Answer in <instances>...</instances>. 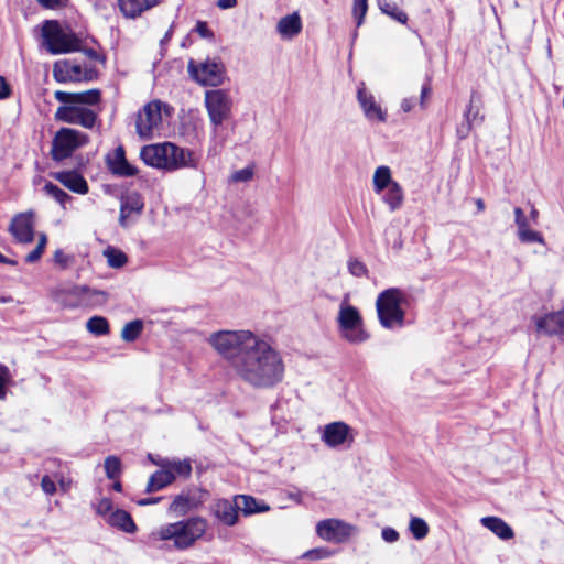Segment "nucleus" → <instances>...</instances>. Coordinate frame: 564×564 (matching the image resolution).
Listing matches in <instances>:
<instances>
[{
    "instance_id": "obj_34",
    "label": "nucleus",
    "mask_w": 564,
    "mask_h": 564,
    "mask_svg": "<svg viewBox=\"0 0 564 564\" xmlns=\"http://www.w3.org/2000/svg\"><path fill=\"white\" fill-rule=\"evenodd\" d=\"M378 4L379 9L384 14L391 17L392 19L397 20L400 23H406L408 14L404 11L400 10L395 2L379 0Z\"/></svg>"
},
{
    "instance_id": "obj_22",
    "label": "nucleus",
    "mask_w": 564,
    "mask_h": 564,
    "mask_svg": "<svg viewBox=\"0 0 564 564\" xmlns=\"http://www.w3.org/2000/svg\"><path fill=\"white\" fill-rule=\"evenodd\" d=\"M108 166L112 174L122 177L135 176L139 172L138 169L131 165L126 159V152L122 145L116 148L113 159L108 161Z\"/></svg>"
},
{
    "instance_id": "obj_17",
    "label": "nucleus",
    "mask_w": 564,
    "mask_h": 564,
    "mask_svg": "<svg viewBox=\"0 0 564 564\" xmlns=\"http://www.w3.org/2000/svg\"><path fill=\"white\" fill-rule=\"evenodd\" d=\"M53 77L58 83L80 82L82 66L69 59L57 61L53 66Z\"/></svg>"
},
{
    "instance_id": "obj_35",
    "label": "nucleus",
    "mask_w": 564,
    "mask_h": 564,
    "mask_svg": "<svg viewBox=\"0 0 564 564\" xmlns=\"http://www.w3.org/2000/svg\"><path fill=\"white\" fill-rule=\"evenodd\" d=\"M143 330V322L134 319L127 323L121 330V338L127 343L134 341Z\"/></svg>"
},
{
    "instance_id": "obj_50",
    "label": "nucleus",
    "mask_w": 564,
    "mask_h": 564,
    "mask_svg": "<svg viewBox=\"0 0 564 564\" xmlns=\"http://www.w3.org/2000/svg\"><path fill=\"white\" fill-rule=\"evenodd\" d=\"M43 8L59 9L68 4V0H36Z\"/></svg>"
},
{
    "instance_id": "obj_48",
    "label": "nucleus",
    "mask_w": 564,
    "mask_h": 564,
    "mask_svg": "<svg viewBox=\"0 0 564 564\" xmlns=\"http://www.w3.org/2000/svg\"><path fill=\"white\" fill-rule=\"evenodd\" d=\"M53 259L57 265H59L62 269H66L73 258L65 254L63 250L58 249L54 252Z\"/></svg>"
},
{
    "instance_id": "obj_44",
    "label": "nucleus",
    "mask_w": 564,
    "mask_h": 564,
    "mask_svg": "<svg viewBox=\"0 0 564 564\" xmlns=\"http://www.w3.org/2000/svg\"><path fill=\"white\" fill-rule=\"evenodd\" d=\"M348 271L351 275L357 276V278L368 275V269H367L366 264L355 258L349 259Z\"/></svg>"
},
{
    "instance_id": "obj_15",
    "label": "nucleus",
    "mask_w": 564,
    "mask_h": 564,
    "mask_svg": "<svg viewBox=\"0 0 564 564\" xmlns=\"http://www.w3.org/2000/svg\"><path fill=\"white\" fill-rule=\"evenodd\" d=\"M536 332L546 336L564 334V308L533 317Z\"/></svg>"
},
{
    "instance_id": "obj_42",
    "label": "nucleus",
    "mask_w": 564,
    "mask_h": 564,
    "mask_svg": "<svg viewBox=\"0 0 564 564\" xmlns=\"http://www.w3.org/2000/svg\"><path fill=\"white\" fill-rule=\"evenodd\" d=\"M169 467L174 475L187 478L192 474V465L188 459L172 462Z\"/></svg>"
},
{
    "instance_id": "obj_29",
    "label": "nucleus",
    "mask_w": 564,
    "mask_h": 564,
    "mask_svg": "<svg viewBox=\"0 0 564 564\" xmlns=\"http://www.w3.org/2000/svg\"><path fill=\"white\" fill-rule=\"evenodd\" d=\"M175 480V475L169 469L156 470L149 478L145 492L151 494L163 489Z\"/></svg>"
},
{
    "instance_id": "obj_28",
    "label": "nucleus",
    "mask_w": 564,
    "mask_h": 564,
    "mask_svg": "<svg viewBox=\"0 0 564 564\" xmlns=\"http://www.w3.org/2000/svg\"><path fill=\"white\" fill-rule=\"evenodd\" d=\"M236 502L239 505L238 510H241L245 516L265 512L270 510L269 505H267L265 502L258 501L252 496L238 495L236 496Z\"/></svg>"
},
{
    "instance_id": "obj_33",
    "label": "nucleus",
    "mask_w": 564,
    "mask_h": 564,
    "mask_svg": "<svg viewBox=\"0 0 564 564\" xmlns=\"http://www.w3.org/2000/svg\"><path fill=\"white\" fill-rule=\"evenodd\" d=\"M477 102H480V96L476 91H473L470 96V102L464 113V118L465 121L471 122L474 126L480 124L484 119L482 116H479L480 108L478 105H476Z\"/></svg>"
},
{
    "instance_id": "obj_8",
    "label": "nucleus",
    "mask_w": 564,
    "mask_h": 564,
    "mask_svg": "<svg viewBox=\"0 0 564 564\" xmlns=\"http://www.w3.org/2000/svg\"><path fill=\"white\" fill-rule=\"evenodd\" d=\"M42 36L52 54H66L79 51L80 40L72 31H65L58 21L47 20L42 28Z\"/></svg>"
},
{
    "instance_id": "obj_46",
    "label": "nucleus",
    "mask_w": 564,
    "mask_h": 564,
    "mask_svg": "<svg viewBox=\"0 0 564 564\" xmlns=\"http://www.w3.org/2000/svg\"><path fill=\"white\" fill-rule=\"evenodd\" d=\"M332 555V552L326 547H316L304 553L303 557L308 560H323Z\"/></svg>"
},
{
    "instance_id": "obj_63",
    "label": "nucleus",
    "mask_w": 564,
    "mask_h": 564,
    "mask_svg": "<svg viewBox=\"0 0 564 564\" xmlns=\"http://www.w3.org/2000/svg\"><path fill=\"white\" fill-rule=\"evenodd\" d=\"M173 34V24L170 26V29L164 34L163 39L160 41L161 46L165 45L172 37Z\"/></svg>"
},
{
    "instance_id": "obj_64",
    "label": "nucleus",
    "mask_w": 564,
    "mask_h": 564,
    "mask_svg": "<svg viewBox=\"0 0 564 564\" xmlns=\"http://www.w3.org/2000/svg\"><path fill=\"white\" fill-rule=\"evenodd\" d=\"M95 70L93 68L82 70V80H91L94 77Z\"/></svg>"
},
{
    "instance_id": "obj_12",
    "label": "nucleus",
    "mask_w": 564,
    "mask_h": 564,
    "mask_svg": "<svg viewBox=\"0 0 564 564\" xmlns=\"http://www.w3.org/2000/svg\"><path fill=\"white\" fill-rule=\"evenodd\" d=\"M162 120L160 101H152L147 104L141 111H139L135 130L141 139H151L152 131Z\"/></svg>"
},
{
    "instance_id": "obj_43",
    "label": "nucleus",
    "mask_w": 564,
    "mask_h": 564,
    "mask_svg": "<svg viewBox=\"0 0 564 564\" xmlns=\"http://www.w3.org/2000/svg\"><path fill=\"white\" fill-rule=\"evenodd\" d=\"M367 10L368 0H354L352 13L356 18L357 26L362 24Z\"/></svg>"
},
{
    "instance_id": "obj_58",
    "label": "nucleus",
    "mask_w": 564,
    "mask_h": 564,
    "mask_svg": "<svg viewBox=\"0 0 564 564\" xmlns=\"http://www.w3.org/2000/svg\"><path fill=\"white\" fill-rule=\"evenodd\" d=\"M414 107V99L413 98H404L401 102V109L404 112H410Z\"/></svg>"
},
{
    "instance_id": "obj_13",
    "label": "nucleus",
    "mask_w": 564,
    "mask_h": 564,
    "mask_svg": "<svg viewBox=\"0 0 564 564\" xmlns=\"http://www.w3.org/2000/svg\"><path fill=\"white\" fill-rule=\"evenodd\" d=\"M208 491L200 488H193L177 495L171 502L169 510L177 516H184L205 502Z\"/></svg>"
},
{
    "instance_id": "obj_1",
    "label": "nucleus",
    "mask_w": 564,
    "mask_h": 564,
    "mask_svg": "<svg viewBox=\"0 0 564 564\" xmlns=\"http://www.w3.org/2000/svg\"><path fill=\"white\" fill-rule=\"evenodd\" d=\"M243 360H239L236 373L254 388L268 389L276 386L284 377V362L269 343L256 338Z\"/></svg>"
},
{
    "instance_id": "obj_61",
    "label": "nucleus",
    "mask_w": 564,
    "mask_h": 564,
    "mask_svg": "<svg viewBox=\"0 0 564 564\" xmlns=\"http://www.w3.org/2000/svg\"><path fill=\"white\" fill-rule=\"evenodd\" d=\"M431 94V86L429 83L424 84L421 89V106L424 107L425 98Z\"/></svg>"
},
{
    "instance_id": "obj_36",
    "label": "nucleus",
    "mask_w": 564,
    "mask_h": 564,
    "mask_svg": "<svg viewBox=\"0 0 564 564\" xmlns=\"http://www.w3.org/2000/svg\"><path fill=\"white\" fill-rule=\"evenodd\" d=\"M104 256L107 258L108 265L115 269L122 268L128 262L127 254L113 247H108Z\"/></svg>"
},
{
    "instance_id": "obj_20",
    "label": "nucleus",
    "mask_w": 564,
    "mask_h": 564,
    "mask_svg": "<svg viewBox=\"0 0 564 564\" xmlns=\"http://www.w3.org/2000/svg\"><path fill=\"white\" fill-rule=\"evenodd\" d=\"M52 176L63 186L76 194L84 195L88 193L89 187L86 180L76 171L55 172Z\"/></svg>"
},
{
    "instance_id": "obj_47",
    "label": "nucleus",
    "mask_w": 564,
    "mask_h": 564,
    "mask_svg": "<svg viewBox=\"0 0 564 564\" xmlns=\"http://www.w3.org/2000/svg\"><path fill=\"white\" fill-rule=\"evenodd\" d=\"M252 176H253V170L251 167H245L239 171H236L232 174L231 180L234 182H248L252 178Z\"/></svg>"
},
{
    "instance_id": "obj_5",
    "label": "nucleus",
    "mask_w": 564,
    "mask_h": 564,
    "mask_svg": "<svg viewBox=\"0 0 564 564\" xmlns=\"http://www.w3.org/2000/svg\"><path fill=\"white\" fill-rule=\"evenodd\" d=\"M256 338L257 336L249 330H219L213 333L208 341L236 371V364L243 360Z\"/></svg>"
},
{
    "instance_id": "obj_26",
    "label": "nucleus",
    "mask_w": 564,
    "mask_h": 564,
    "mask_svg": "<svg viewBox=\"0 0 564 564\" xmlns=\"http://www.w3.org/2000/svg\"><path fill=\"white\" fill-rule=\"evenodd\" d=\"M302 20L297 12L288 14L280 19L276 25L279 34L283 39H293L302 31Z\"/></svg>"
},
{
    "instance_id": "obj_52",
    "label": "nucleus",
    "mask_w": 564,
    "mask_h": 564,
    "mask_svg": "<svg viewBox=\"0 0 564 564\" xmlns=\"http://www.w3.org/2000/svg\"><path fill=\"white\" fill-rule=\"evenodd\" d=\"M195 32H197L204 39H214L213 31L208 28V24L204 21H198L195 26Z\"/></svg>"
},
{
    "instance_id": "obj_3",
    "label": "nucleus",
    "mask_w": 564,
    "mask_h": 564,
    "mask_svg": "<svg viewBox=\"0 0 564 564\" xmlns=\"http://www.w3.org/2000/svg\"><path fill=\"white\" fill-rule=\"evenodd\" d=\"M140 159L149 166L166 171L195 166L193 153L171 142L142 147Z\"/></svg>"
},
{
    "instance_id": "obj_45",
    "label": "nucleus",
    "mask_w": 564,
    "mask_h": 564,
    "mask_svg": "<svg viewBox=\"0 0 564 564\" xmlns=\"http://www.w3.org/2000/svg\"><path fill=\"white\" fill-rule=\"evenodd\" d=\"M10 380V372L8 367L0 365V400L7 397V384Z\"/></svg>"
},
{
    "instance_id": "obj_11",
    "label": "nucleus",
    "mask_w": 564,
    "mask_h": 564,
    "mask_svg": "<svg viewBox=\"0 0 564 564\" xmlns=\"http://www.w3.org/2000/svg\"><path fill=\"white\" fill-rule=\"evenodd\" d=\"M205 105L210 122L217 127L227 120L231 112V99L226 90L215 89L206 91Z\"/></svg>"
},
{
    "instance_id": "obj_30",
    "label": "nucleus",
    "mask_w": 564,
    "mask_h": 564,
    "mask_svg": "<svg viewBox=\"0 0 564 564\" xmlns=\"http://www.w3.org/2000/svg\"><path fill=\"white\" fill-rule=\"evenodd\" d=\"M109 524L116 528H119L120 530L127 532V533H134L137 531V525L130 516L129 512L117 509L109 516L108 520Z\"/></svg>"
},
{
    "instance_id": "obj_55",
    "label": "nucleus",
    "mask_w": 564,
    "mask_h": 564,
    "mask_svg": "<svg viewBox=\"0 0 564 564\" xmlns=\"http://www.w3.org/2000/svg\"><path fill=\"white\" fill-rule=\"evenodd\" d=\"M474 124L471 122H468V121H465L463 123H460L458 127H457V135L459 139H466L471 129H473Z\"/></svg>"
},
{
    "instance_id": "obj_23",
    "label": "nucleus",
    "mask_w": 564,
    "mask_h": 564,
    "mask_svg": "<svg viewBox=\"0 0 564 564\" xmlns=\"http://www.w3.org/2000/svg\"><path fill=\"white\" fill-rule=\"evenodd\" d=\"M238 507L236 500L231 503L227 499H219L213 506L212 512L224 524L231 527L238 521Z\"/></svg>"
},
{
    "instance_id": "obj_39",
    "label": "nucleus",
    "mask_w": 564,
    "mask_h": 564,
    "mask_svg": "<svg viewBox=\"0 0 564 564\" xmlns=\"http://www.w3.org/2000/svg\"><path fill=\"white\" fill-rule=\"evenodd\" d=\"M409 529L416 540H422L429 534V525L424 519L412 517L410 520Z\"/></svg>"
},
{
    "instance_id": "obj_54",
    "label": "nucleus",
    "mask_w": 564,
    "mask_h": 564,
    "mask_svg": "<svg viewBox=\"0 0 564 564\" xmlns=\"http://www.w3.org/2000/svg\"><path fill=\"white\" fill-rule=\"evenodd\" d=\"M41 487L47 495H53L56 491L55 482L50 478V476H44L42 478Z\"/></svg>"
},
{
    "instance_id": "obj_41",
    "label": "nucleus",
    "mask_w": 564,
    "mask_h": 564,
    "mask_svg": "<svg viewBox=\"0 0 564 564\" xmlns=\"http://www.w3.org/2000/svg\"><path fill=\"white\" fill-rule=\"evenodd\" d=\"M519 240L523 243L538 242L541 245L545 243L543 236L535 230L530 229L529 227L518 230Z\"/></svg>"
},
{
    "instance_id": "obj_7",
    "label": "nucleus",
    "mask_w": 564,
    "mask_h": 564,
    "mask_svg": "<svg viewBox=\"0 0 564 564\" xmlns=\"http://www.w3.org/2000/svg\"><path fill=\"white\" fill-rule=\"evenodd\" d=\"M337 324L340 336L351 344H361L369 337L359 310L349 304V294L344 296L339 305Z\"/></svg>"
},
{
    "instance_id": "obj_27",
    "label": "nucleus",
    "mask_w": 564,
    "mask_h": 564,
    "mask_svg": "<svg viewBox=\"0 0 564 564\" xmlns=\"http://www.w3.org/2000/svg\"><path fill=\"white\" fill-rule=\"evenodd\" d=\"M480 523L501 540H510L514 536L512 528L501 518L484 517Z\"/></svg>"
},
{
    "instance_id": "obj_56",
    "label": "nucleus",
    "mask_w": 564,
    "mask_h": 564,
    "mask_svg": "<svg viewBox=\"0 0 564 564\" xmlns=\"http://www.w3.org/2000/svg\"><path fill=\"white\" fill-rule=\"evenodd\" d=\"M11 95V88L4 77L0 76V99H7Z\"/></svg>"
},
{
    "instance_id": "obj_24",
    "label": "nucleus",
    "mask_w": 564,
    "mask_h": 564,
    "mask_svg": "<svg viewBox=\"0 0 564 564\" xmlns=\"http://www.w3.org/2000/svg\"><path fill=\"white\" fill-rule=\"evenodd\" d=\"M346 524L337 519L322 520L316 525V532L319 538L326 541H339L345 535Z\"/></svg>"
},
{
    "instance_id": "obj_25",
    "label": "nucleus",
    "mask_w": 564,
    "mask_h": 564,
    "mask_svg": "<svg viewBox=\"0 0 564 564\" xmlns=\"http://www.w3.org/2000/svg\"><path fill=\"white\" fill-rule=\"evenodd\" d=\"M357 98L368 119H376L381 122L386 121V113L382 111L381 107L376 104L372 95L368 94L364 88H359Z\"/></svg>"
},
{
    "instance_id": "obj_21",
    "label": "nucleus",
    "mask_w": 564,
    "mask_h": 564,
    "mask_svg": "<svg viewBox=\"0 0 564 564\" xmlns=\"http://www.w3.org/2000/svg\"><path fill=\"white\" fill-rule=\"evenodd\" d=\"M161 2L162 0H117L119 11L127 19H135Z\"/></svg>"
},
{
    "instance_id": "obj_59",
    "label": "nucleus",
    "mask_w": 564,
    "mask_h": 564,
    "mask_svg": "<svg viewBox=\"0 0 564 564\" xmlns=\"http://www.w3.org/2000/svg\"><path fill=\"white\" fill-rule=\"evenodd\" d=\"M237 4V0H218L217 7L220 9H230Z\"/></svg>"
},
{
    "instance_id": "obj_57",
    "label": "nucleus",
    "mask_w": 564,
    "mask_h": 564,
    "mask_svg": "<svg viewBox=\"0 0 564 564\" xmlns=\"http://www.w3.org/2000/svg\"><path fill=\"white\" fill-rule=\"evenodd\" d=\"M42 254H43V251L40 250V248L35 247L34 250H32L30 253H28V256L25 257V261L28 263H34L41 259Z\"/></svg>"
},
{
    "instance_id": "obj_6",
    "label": "nucleus",
    "mask_w": 564,
    "mask_h": 564,
    "mask_svg": "<svg viewBox=\"0 0 564 564\" xmlns=\"http://www.w3.org/2000/svg\"><path fill=\"white\" fill-rule=\"evenodd\" d=\"M403 293L398 288L382 291L376 301L379 322L384 328L401 327L404 324L405 312L401 307Z\"/></svg>"
},
{
    "instance_id": "obj_4",
    "label": "nucleus",
    "mask_w": 564,
    "mask_h": 564,
    "mask_svg": "<svg viewBox=\"0 0 564 564\" xmlns=\"http://www.w3.org/2000/svg\"><path fill=\"white\" fill-rule=\"evenodd\" d=\"M207 530V521L200 517H193L174 523H167L152 531L153 541L172 540L176 550H187L199 540Z\"/></svg>"
},
{
    "instance_id": "obj_19",
    "label": "nucleus",
    "mask_w": 564,
    "mask_h": 564,
    "mask_svg": "<svg viewBox=\"0 0 564 564\" xmlns=\"http://www.w3.org/2000/svg\"><path fill=\"white\" fill-rule=\"evenodd\" d=\"M350 426L344 422H333L325 426L322 440L329 447H337L344 444L350 433Z\"/></svg>"
},
{
    "instance_id": "obj_18",
    "label": "nucleus",
    "mask_w": 564,
    "mask_h": 564,
    "mask_svg": "<svg viewBox=\"0 0 564 564\" xmlns=\"http://www.w3.org/2000/svg\"><path fill=\"white\" fill-rule=\"evenodd\" d=\"M144 202L142 196L137 193H130L121 198L119 224L121 227L128 226V219L133 215H140L143 210Z\"/></svg>"
},
{
    "instance_id": "obj_14",
    "label": "nucleus",
    "mask_w": 564,
    "mask_h": 564,
    "mask_svg": "<svg viewBox=\"0 0 564 564\" xmlns=\"http://www.w3.org/2000/svg\"><path fill=\"white\" fill-rule=\"evenodd\" d=\"M33 212L15 215L9 226L10 234L20 243H30L34 240Z\"/></svg>"
},
{
    "instance_id": "obj_32",
    "label": "nucleus",
    "mask_w": 564,
    "mask_h": 564,
    "mask_svg": "<svg viewBox=\"0 0 564 564\" xmlns=\"http://www.w3.org/2000/svg\"><path fill=\"white\" fill-rule=\"evenodd\" d=\"M395 183L391 177V171L388 166H379L373 174V189L376 193H381L391 184Z\"/></svg>"
},
{
    "instance_id": "obj_16",
    "label": "nucleus",
    "mask_w": 564,
    "mask_h": 564,
    "mask_svg": "<svg viewBox=\"0 0 564 564\" xmlns=\"http://www.w3.org/2000/svg\"><path fill=\"white\" fill-rule=\"evenodd\" d=\"M70 294L76 297V301L69 303L70 307L77 306H99L107 302V293L105 291L94 290L88 286H75Z\"/></svg>"
},
{
    "instance_id": "obj_53",
    "label": "nucleus",
    "mask_w": 564,
    "mask_h": 564,
    "mask_svg": "<svg viewBox=\"0 0 564 564\" xmlns=\"http://www.w3.org/2000/svg\"><path fill=\"white\" fill-rule=\"evenodd\" d=\"M112 509V501L109 498H102L96 508L98 514L105 516Z\"/></svg>"
},
{
    "instance_id": "obj_10",
    "label": "nucleus",
    "mask_w": 564,
    "mask_h": 564,
    "mask_svg": "<svg viewBox=\"0 0 564 564\" xmlns=\"http://www.w3.org/2000/svg\"><path fill=\"white\" fill-rule=\"evenodd\" d=\"M187 69L192 78L204 86H218L223 83L225 67L219 59L207 58L199 63L191 59Z\"/></svg>"
},
{
    "instance_id": "obj_2",
    "label": "nucleus",
    "mask_w": 564,
    "mask_h": 564,
    "mask_svg": "<svg viewBox=\"0 0 564 564\" xmlns=\"http://www.w3.org/2000/svg\"><path fill=\"white\" fill-rule=\"evenodd\" d=\"M54 97L62 105L57 107L54 119L59 122L94 129L99 122L98 111L93 107L101 101V91L93 88L84 91L68 93L56 90Z\"/></svg>"
},
{
    "instance_id": "obj_51",
    "label": "nucleus",
    "mask_w": 564,
    "mask_h": 564,
    "mask_svg": "<svg viewBox=\"0 0 564 564\" xmlns=\"http://www.w3.org/2000/svg\"><path fill=\"white\" fill-rule=\"evenodd\" d=\"M382 539L388 543H393L399 540V532L394 530L393 528L387 527L383 528L381 531Z\"/></svg>"
},
{
    "instance_id": "obj_40",
    "label": "nucleus",
    "mask_w": 564,
    "mask_h": 564,
    "mask_svg": "<svg viewBox=\"0 0 564 564\" xmlns=\"http://www.w3.org/2000/svg\"><path fill=\"white\" fill-rule=\"evenodd\" d=\"M105 473L107 478L117 479L121 475V460L117 456H108L105 459Z\"/></svg>"
},
{
    "instance_id": "obj_31",
    "label": "nucleus",
    "mask_w": 564,
    "mask_h": 564,
    "mask_svg": "<svg viewBox=\"0 0 564 564\" xmlns=\"http://www.w3.org/2000/svg\"><path fill=\"white\" fill-rule=\"evenodd\" d=\"M384 203L389 206L391 212L398 210L404 200V193L399 183H393L387 187V192L383 196Z\"/></svg>"
},
{
    "instance_id": "obj_9",
    "label": "nucleus",
    "mask_w": 564,
    "mask_h": 564,
    "mask_svg": "<svg viewBox=\"0 0 564 564\" xmlns=\"http://www.w3.org/2000/svg\"><path fill=\"white\" fill-rule=\"evenodd\" d=\"M88 134L63 127L56 131L52 140L51 158L54 162H62L73 155V153L89 143Z\"/></svg>"
},
{
    "instance_id": "obj_38",
    "label": "nucleus",
    "mask_w": 564,
    "mask_h": 564,
    "mask_svg": "<svg viewBox=\"0 0 564 564\" xmlns=\"http://www.w3.org/2000/svg\"><path fill=\"white\" fill-rule=\"evenodd\" d=\"M43 191L51 197H53L58 204H61L64 208L66 203L72 200V196L68 195L65 191H63L57 185L53 184L52 182H47Z\"/></svg>"
},
{
    "instance_id": "obj_62",
    "label": "nucleus",
    "mask_w": 564,
    "mask_h": 564,
    "mask_svg": "<svg viewBox=\"0 0 564 564\" xmlns=\"http://www.w3.org/2000/svg\"><path fill=\"white\" fill-rule=\"evenodd\" d=\"M161 499H162V497L145 498V499L139 500L138 503L140 506H149V505L158 503Z\"/></svg>"
},
{
    "instance_id": "obj_37",
    "label": "nucleus",
    "mask_w": 564,
    "mask_h": 564,
    "mask_svg": "<svg viewBox=\"0 0 564 564\" xmlns=\"http://www.w3.org/2000/svg\"><path fill=\"white\" fill-rule=\"evenodd\" d=\"M87 330L96 336L107 335L110 332L107 318L93 316L86 323Z\"/></svg>"
},
{
    "instance_id": "obj_49",
    "label": "nucleus",
    "mask_w": 564,
    "mask_h": 564,
    "mask_svg": "<svg viewBox=\"0 0 564 564\" xmlns=\"http://www.w3.org/2000/svg\"><path fill=\"white\" fill-rule=\"evenodd\" d=\"M514 221L518 227V230L529 227L527 216L524 215L522 208L520 207L514 208Z\"/></svg>"
},
{
    "instance_id": "obj_60",
    "label": "nucleus",
    "mask_w": 564,
    "mask_h": 564,
    "mask_svg": "<svg viewBox=\"0 0 564 564\" xmlns=\"http://www.w3.org/2000/svg\"><path fill=\"white\" fill-rule=\"evenodd\" d=\"M85 54L91 58V59H95V61H100V62H105V57H101L97 51H95L94 48H86L85 51Z\"/></svg>"
}]
</instances>
